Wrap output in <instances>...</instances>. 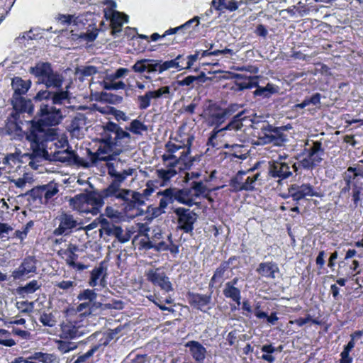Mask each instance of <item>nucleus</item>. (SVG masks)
I'll list each match as a JSON object with an SVG mask.
<instances>
[{"label": "nucleus", "mask_w": 363, "mask_h": 363, "mask_svg": "<svg viewBox=\"0 0 363 363\" xmlns=\"http://www.w3.org/2000/svg\"><path fill=\"white\" fill-rule=\"evenodd\" d=\"M194 139L193 135H188L186 143L168 142L162 155L164 164L177 165L179 169H189L196 160L195 157L190 156Z\"/></svg>", "instance_id": "4"}, {"label": "nucleus", "mask_w": 363, "mask_h": 363, "mask_svg": "<svg viewBox=\"0 0 363 363\" xmlns=\"http://www.w3.org/2000/svg\"><path fill=\"white\" fill-rule=\"evenodd\" d=\"M128 130L135 134H141L142 132L147 130V127L139 120L135 119L130 123Z\"/></svg>", "instance_id": "56"}, {"label": "nucleus", "mask_w": 363, "mask_h": 363, "mask_svg": "<svg viewBox=\"0 0 363 363\" xmlns=\"http://www.w3.org/2000/svg\"><path fill=\"white\" fill-rule=\"evenodd\" d=\"M245 111L242 110L239 111L237 115H235L233 120L223 128L218 129L216 128L212 131L211 135L209 138L210 140L216 138L218 134L221 135H233L234 132H237L241 130L243 125L242 121L245 119L247 117L245 116Z\"/></svg>", "instance_id": "16"}, {"label": "nucleus", "mask_w": 363, "mask_h": 363, "mask_svg": "<svg viewBox=\"0 0 363 363\" xmlns=\"http://www.w3.org/2000/svg\"><path fill=\"white\" fill-rule=\"evenodd\" d=\"M152 100H155L152 91H148L145 94L138 96L137 102L139 108L140 110L147 109L150 106Z\"/></svg>", "instance_id": "41"}, {"label": "nucleus", "mask_w": 363, "mask_h": 363, "mask_svg": "<svg viewBox=\"0 0 363 363\" xmlns=\"http://www.w3.org/2000/svg\"><path fill=\"white\" fill-rule=\"evenodd\" d=\"M155 100H157L160 98L169 99L172 98L174 93L171 92V89L168 86H161L157 90L152 91Z\"/></svg>", "instance_id": "48"}, {"label": "nucleus", "mask_w": 363, "mask_h": 363, "mask_svg": "<svg viewBox=\"0 0 363 363\" xmlns=\"http://www.w3.org/2000/svg\"><path fill=\"white\" fill-rule=\"evenodd\" d=\"M194 23H196L195 26H198L199 24V17L195 16L193 18H191V19L189 20L188 21H186L185 23L181 25V26H179L178 27H176V28H169V29L167 30L164 32V35H169L174 34V33H176L177 31H179L180 30L187 29Z\"/></svg>", "instance_id": "47"}, {"label": "nucleus", "mask_w": 363, "mask_h": 363, "mask_svg": "<svg viewBox=\"0 0 363 363\" xmlns=\"http://www.w3.org/2000/svg\"><path fill=\"white\" fill-rule=\"evenodd\" d=\"M324 150L322 143L319 141L313 142V145L304 149L303 158L298 164L306 169H311L317 166L323 160Z\"/></svg>", "instance_id": "9"}, {"label": "nucleus", "mask_w": 363, "mask_h": 363, "mask_svg": "<svg viewBox=\"0 0 363 363\" xmlns=\"http://www.w3.org/2000/svg\"><path fill=\"white\" fill-rule=\"evenodd\" d=\"M104 4L107 6L104 10V16L110 21L112 34L116 35L121 31L123 24L128 22V16L116 10V4L113 0H104Z\"/></svg>", "instance_id": "8"}, {"label": "nucleus", "mask_w": 363, "mask_h": 363, "mask_svg": "<svg viewBox=\"0 0 363 363\" xmlns=\"http://www.w3.org/2000/svg\"><path fill=\"white\" fill-rule=\"evenodd\" d=\"M39 321L47 327H54L57 324V319L51 312H43L39 318Z\"/></svg>", "instance_id": "46"}, {"label": "nucleus", "mask_w": 363, "mask_h": 363, "mask_svg": "<svg viewBox=\"0 0 363 363\" xmlns=\"http://www.w3.org/2000/svg\"><path fill=\"white\" fill-rule=\"evenodd\" d=\"M260 173L252 174L246 177H243L244 191H252L256 185V182L259 179Z\"/></svg>", "instance_id": "43"}, {"label": "nucleus", "mask_w": 363, "mask_h": 363, "mask_svg": "<svg viewBox=\"0 0 363 363\" xmlns=\"http://www.w3.org/2000/svg\"><path fill=\"white\" fill-rule=\"evenodd\" d=\"M11 102L13 108L12 112L18 113L20 115L21 113H31L33 111L32 101L23 96H13Z\"/></svg>", "instance_id": "24"}, {"label": "nucleus", "mask_w": 363, "mask_h": 363, "mask_svg": "<svg viewBox=\"0 0 363 363\" xmlns=\"http://www.w3.org/2000/svg\"><path fill=\"white\" fill-rule=\"evenodd\" d=\"M35 148L30 144L29 152L22 154L21 152L0 155V177L2 174L15 172L20 167L21 163L28 162V166L37 169L40 166L42 159L45 155L37 157Z\"/></svg>", "instance_id": "5"}, {"label": "nucleus", "mask_w": 363, "mask_h": 363, "mask_svg": "<svg viewBox=\"0 0 363 363\" xmlns=\"http://www.w3.org/2000/svg\"><path fill=\"white\" fill-rule=\"evenodd\" d=\"M97 294L92 289H84L77 296L79 301H88L91 303L96 299Z\"/></svg>", "instance_id": "55"}, {"label": "nucleus", "mask_w": 363, "mask_h": 363, "mask_svg": "<svg viewBox=\"0 0 363 363\" xmlns=\"http://www.w3.org/2000/svg\"><path fill=\"white\" fill-rule=\"evenodd\" d=\"M235 77L239 79H244L243 81L237 82L235 85L237 86V90H243L247 89H252L253 87H257L258 81L257 77H248L246 78H243L241 74H236Z\"/></svg>", "instance_id": "35"}, {"label": "nucleus", "mask_w": 363, "mask_h": 363, "mask_svg": "<svg viewBox=\"0 0 363 363\" xmlns=\"http://www.w3.org/2000/svg\"><path fill=\"white\" fill-rule=\"evenodd\" d=\"M131 142L132 137L129 133L118 124L109 122L104 127L97 152L92 155L91 162L85 164L86 167H96L102 162L106 163L108 174L111 178L106 194L110 196L112 201L118 199L123 201L124 208L127 211L145 203L143 194L121 188L127 177L133 175L136 170L132 167L119 170L120 160H116V157L129 150Z\"/></svg>", "instance_id": "1"}, {"label": "nucleus", "mask_w": 363, "mask_h": 363, "mask_svg": "<svg viewBox=\"0 0 363 363\" xmlns=\"http://www.w3.org/2000/svg\"><path fill=\"white\" fill-rule=\"evenodd\" d=\"M298 169V166L296 162L272 160L269 162L268 172L270 177L278 179L279 182L291 177Z\"/></svg>", "instance_id": "10"}, {"label": "nucleus", "mask_w": 363, "mask_h": 363, "mask_svg": "<svg viewBox=\"0 0 363 363\" xmlns=\"http://www.w3.org/2000/svg\"><path fill=\"white\" fill-rule=\"evenodd\" d=\"M103 230L107 235L119 236L121 232V228L114 225H107L103 228Z\"/></svg>", "instance_id": "63"}, {"label": "nucleus", "mask_w": 363, "mask_h": 363, "mask_svg": "<svg viewBox=\"0 0 363 363\" xmlns=\"http://www.w3.org/2000/svg\"><path fill=\"white\" fill-rule=\"evenodd\" d=\"M57 227L54 230L55 235H68L75 230L82 228L81 222L73 215L62 212L55 219Z\"/></svg>", "instance_id": "7"}, {"label": "nucleus", "mask_w": 363, "mask_h": 363, "mask_svg": "<svg viewBox=\"0 0 363 363\" xmlns=\"http://www.w3.org/2000/svg\"><path fill=\"white\" fill-rule=\"evenodd\" d=\"M96 67L92 65L81 67L79 68H77L76 70V74L79 76V78L90 77L96 74Z\"/></svg>", "instance_id": "54"}, {"label": "nucleus", "mask_w": 363, "mask_h": 363, "mask_svg": "<svg viewBox=\"0 0 363 363\" xmlns=\"http://www.w3.org/2000/svg\"><path fill=\"white\" fill-rule=\"evenodd\" d=\"M161 69V61L150 60V61L147 63V71L149 73L154 72H159L160 73H162V70Z\"/></svg>", "instance_id": "60"}, {"label": "nucleus", "mask_w": 363, "mask_h": 363, "mask_svg": "<svg viewBox=\"0 0 363 363\" xmlns=\"http://www.w3.org/2000/svg\"><path fill=\"white\" fill-rule=\"evenodd\" d=\"M99 345L92 347L89 351L84 354H82L77 357V359L73 363H84L86 362L93 354L98 350Z\"/></svg>", "instance_id": "59"}, {"label": "nucleus", "mask_w": 363, "mask_h": 363, "mask_svg": "<svg viewBox=\"0 0 363 363\" xmlns=\"http://www.w3.org/2000/svg\"><path fill=\"white\" fill-rule=\"evenodd\" d=\"M208 77L203 73H201L199 76H188L182 80L178 81V84L180 86H188L193 87L195 84H201L205 82Z\"/></svg>", "instance_id": "38"}, {"label": "nucleus", "mask_w": 363, "mask_h": 363, "mask_svg": "<svg viewBox=\"0 0 363 363\" xmlns=\"http://www.w3.org/2000/svg\"><path fill=\"white\" fill-rule=\"evenodd\" d=\"M70 131L73 135L80 137L82 130L86 128V118L83 114H78L72 121Z\"/></svg>", "instance_id": "34"}, {"label": "nucleus", "mask_w": 363, "mask_h": 363, "mask_svg": "<svg viewBox=\"0 0 363 363\" xmlns=\"http://www.w3.org/2000/svg\"><path fill=\"white\" fill-rule=\"evenodd\" d=\"M29 359H34L42 363H52L55 361L56 358L52 354L38 352L30 356Z\"/></svg>", "instance_id": "45"}, {"label": "nucleus", "mask_w": 363, "mask_h": 363, "mask_svg": "<svg viewBox=\"0 0 363 363\" xmlns=\"http://www.w3.org/2000/svg\"><path fill=\"white\" fill-rule=\"evenodd\" d=\"M48 157L42 159L43 160H50V157L52 155V159L55 161H59L61 162H67L69 164L74 163L77 164H80L84 167L89 168V167L85 166V164L91 162V156L97 152V150L95 152H92L90 150H88V156L89 160L87 162H84L82 158L79 157L77 155H76L73 151L69 150L68 149L63 150H55L54 152L51 151L49 152L48 150Z\"/></svg>", "instance_id": "11"}, {"label": "nucleus", "mask_w": 363, "mask_h": 363, "mask_svg": "<svg viewBox=\"0 0 363 363\" xmlns=\"http://www.w3.org/2000/svg\"><path fill=\"white\" fill-rule=\"evenodd\" d=\"M227 0H212L211 6L217 11L219 15L226 10Z\"/></svg>", "instance_id": "61"}, {"label": "nucleus", "mask_w": 363, "mask_h": 363, "mask_svg": "<svg viewBox=\"0 0 363 363\" xmlns=\"http://www.w3.org/2000/svg\"><path fill=\"white\" fill-rule=\"evenodd\" d=\"M60 337L63 340H74L87 333L86 328L79 321H65L60 325Z\"/></svg>", "instance_id": "13"}, {"label": "nucleus", "mask_w": 363, "mask_h": 363, "mask_svg": "<svg viewBox=\"0 0 363 363\" xmlns=\"http://www.w3.org/2000/svg\"><path fill=\"white\" fill-rule=\"evenodd\" d=\"M21 124H22V121L20 118L19 113L11 112L7 118L4 128V134L9 135L12 140H22L24 135L26 136V132L25 133L22 130Z\"/></svg>", "instance_id": "14"}, {"label": "nucleus", "mask_w": 363, "mask_h": 363, "mask_svg": "<svg viewBox=\"0 0 363 363\" xmlns=\"http://www.w3.org/2000/svg\"><path fill=\"white\" fill-rule=\"evenodd\" d=\"M286 130V128L284 126L273 127L268 125L267 128L264 129V136L263 137L262 131V135L259 136V140L262 143H273L276 145H281L288 140L287 135L284 133Z\"/></svg>", "instance_id": "15"}, {"label": "nucleus", "mask_w": 363, "mask_h": 363, "mask_svg": "<svg viewBox=\"0 0 363 363\" xmlns=\"http://www.w3.org/2000/svg\"><path fill=\"white\" fill-rule=\"evenodd\" d=\"M157 195L162 196L159 208L163 212L169 204L172 203L174 200L176 201L175 188H168L164 191H160L157 193Z\"/></svg>", "instance_id": "28"}, {"label": "nucleus", "mask_w": 363, "mask_h": 363, "mask_svg": "<svg viewBox=\"0 0 363 363\" xmlns=\"http://www.w3.org/2000/svg\"><path fill=\"white\" fill-rule=\"evenodd\" d=\"M59 192L58 186L55 183L43 185L32 189V194L39 198L42 203L48 204L52 202L54 197Z\"/></svg>", "instance_id": "18"}, {"label": "nucleus", "mask_w": 363, "mask_h": 363, "mask_svg": "<svg viewBox=\"0 0 363 363\" xmlns=\"http://www.w3.org/2000/svg\"><path fill=\"white\" fill-rule=\"evenodd\" d=\"M176 201L180 203L186 205L188 206H192L194 205L199 204L196 201L198 199L196 196L192 187L190 186L189 188L183 189H177L175 188Z\"/></svg>", "instance_id": "23"}, {"label": "nucleus", "mask_w": 363, "mask_h": 363, "mask_svg": "<svg viewBox=\"0 0 363 363\" xmlns=\"http://www.w3.org/2000/svg\"><path fill=\"white\" fill-rule=\"evenodd\" d=\"M223 295L226 298H230L236 302L238 305L240 304L241 293L238 288L233 286L230 284H225L223 289Z\"/></svg>", "instance_id": "36"}, {"label": "nucleus", "mask_w": 363, "mask_h": 363, "mask_svg": "<svg viewBox=\"0 0 363 363\" xmlns=\"http://www.w3.org/2000/svg\"><path fill=\"white\" fill-rule=\"evenodd\" d=\"M177 216L178 228L184 233H189L194 230V224L198 216L193 211L183 207H178L174 210Z\"/></svg>", "instance_id": "12"}, {"label": "nucleus", "mask_w": 363, "mask_h": 363, "mask_svg": "<svg viewBox=\"0 0 363 363\" xmlns=\"http://www.w3.org/2000/svg\"><path fill=\"white\" fill-rule=\"evenodd\" d=\"M200 52L196 51L195 54L190 55L187 56L186 66H184V69H191L194 62L199 59Z\"/></svg>", "instance_id": "64"}, {"label": "nucleus", "mask_w": 363, "mask_h": 363, "mask_svg": "<svg viewBox=\"0 0 363 363\" xmlns=\"http://www.w3.org/2000/svg\"><path fill=\"white\" fill-rule=\"evenodd\" d=\"M55 286L60 289H62L64 291H71L74 287L77 286V282L74 281H61L56 282Z\"/></svg>", "instance_id": "57"}, {"label": "nucleus", "mask_w": 363, "mask_h": 363, "mask_svg": "<svg viewBox=\"0 0 363 363\" xmlns=\"http://www.w3.org/2000/svg\"><path fill=\"white\" fill-rule=\"evenodd\" d=\"M30 80H23L21 77H14L12 79L11 86L14 91L13 96H22L30 87Z\"/></svg>", "instance_id": "26"}, {"label": "nucleus", "mask_w": 363, "mask_h": 363, "mask_svg": "<svg viewBox=\"0 0 363 363\" xmlns=\"http://www.w3.org/2000/svg\"><path fill=\"white\" fill-rule=\"evenodd\" d=\"M56 342L57 344L58 350L62 353H67L70 351L77 349V343L74 342L60 340H57Z\"/></svg>", "instance_id": "49"}, {"label": "nucleus", "mask_w": 363, "mask_h": 363, "mask_svg": "<svg viewBox=\"0 0 363 363\" xmlns=\"http://www.w3.org/2000/svg\"><path fill=\"white\" fill-rule=\"evenodd\" d=\"M320 98H321V95L319 93H316V94H313L311 97L305 99L302 101V103L296 104L295 107L299 108H303L310 104L317 106V105L320 104Z\"/></svg>", "instance_id": "51"}, {"label": "nucleus", "mask_w": 363, "mask_h": 363, "mask_svg": "<svg viewBox=\"0 0 363 363\" xmlns=\"http://www.w3.org/2000/svg\"><path fill=\"white\" fill-rule=\"evenodd\" d=\"M296 13L298 16L302 17L309 14L310 11H318V9L315 6L311 5V4L303 3L299 1L295 6Z\"/></svg>", "instance_id": "40"}, {"label": "nucleus", "mask_w": 363, "mask_h": 363, "mask_svg": "<svg viewBox=\"0 0 363 363\" xmlns=\"http://www.w3.org/2000/svg\"><path fill=\"white\" fill-rule=\"evenodd\" d=\"M257 272L262 277L275 278V273L279 272V267L274 262H262L259 264Z\"/></svg>", "instance_id": "30"}, {"label": "nucleus", "mask_w": 363, "mask_h": 363, "mask_svg": "<svg viewBox=\"0 0 363 363\" xmlns=\"http://www.w3.org/2000/svg\"><path fill=\"white\" fill-rule=\"evenodd\" d=\"M261 350L265 353L262 356V359L269 363H272L275 361V357L272 354L276 352V348L272 345H264L262 347Z\"/></svg>", "instance_id": "52"}, {"label": "nucleus", "mask_w": 363, "mask_h": 363, "mask_svg": "<svg viewBox=\"0 0 363 363\" xmlns=\"http://www.w3.org/2000/svg\"><path fill=\"white\" fill-rule=\"evenodd\" d=\"M108 186L101 191H90L85 194H80L69 199L70 207L83 213H91L97 215L105 203V200L110 199L106 195Z\"/></svg>", "instance_id": "6"}, {"label": "nucleus", "mask_w": 363, "mask_h": 363, "mask_svg": "<svg viewBox=\"0 0 363 363\" xmlns=\"http://www.w3.org/2000/svg\"><path fill=\"white\" fill-rule=\"evenodd\" d=\"M115 77L113 73L106 75L103 81V86L106 90H119L125 88V84Z\"/></svg>", "instance_id": "31"}, {"label": "nucleus", "mask_w": 363, "mask_h": 363, "mask_svg": "<svg viewBox=\"0 0 363 363\" xmlns=\"http://www.w3.org/2000/svg\"><path fill=\"white\" fill-rule=\"evenodd\" d=\"M40 102L39 118L30 121V126L26 131V140L35 148L37 157H48L49 143L57 140L60 147H63L67 145V141L62 138L59 139L58 129L55 128L62 119L60 109L55 108L52 101Z\"/></svg>", "instance_id": "2"}, {"label": "nucleus", "mask_w": 363, "mask_h": 363, "mask_svg": "<svg viewBox=\"0 0 363 363\" xmlns=\"http://www.w3.org/2000/svg\"><path fill=\"white\" fill-rule=\"evenodd\" d=\"M16 307L22 313H30L33 310L34 304L33 302L19 301L16 303Z\"/></svg>", "instance_id": "58"}, {"label": "nucleus", "mask_w": 363, "mask_h": 363, "mask_svg": "<svg viewBox=\"0 0 363 363\" xmlns=\"http://www.w3.org/2000/svg\"><path fill=\"white\" fill-rule=\"evenodd\" d=\"M247 172L239 171L238 174L230 182V186L233 191H244L243 177L246 176Z\"/></svg>", "instance_id": "39"}, {"label": "nucleus", "mask_w": 363, "mask_h": 363, "mask_svg": "<svg viewBox=\"0 0 363 363\" xmlns=\"http://www.w3.org/2000/svg\"><path fill=\"white\" fill-rule=\"evenodd\" d=\"M40 286L41 284H39L37 280H32L24 286L21 287L19 289V293L22 295L33 294L40 289Z\"/></svg>", "instance_id": "50"}, {"label": "nucleus", "mask_w": 363, "mask_h": 363, "mask_svg": "<svg viewBox=\"0 0 363 363\" xmlns=\"http://www.w3.org/2000/svg\"><path fill=\"white\" fill-rule=\"evenodd\" d=\"M306 196H318V192L310 184H303L302 185L294 184L288 189L286 197H291L295 201H299Z\"/></svg>", "instance_id": "19"}, {"label": "nucleus", "mask_w": 363, "mask_h": 363, "mask_svg": "<svg viewBox=\"0 0 363 363\" xmlns=\"http://www.w3.org/2000/svg\"><path fill=\"white\" fill-rule=\"evenodd\" d=\"M145 275L147 279L152 284L159 286L162 290L169 292L173 290L172 283L164 272L160 269H149Z\"/></svg>", "instance_id": "17"}, {"label": "nucleus", "mask_w": 363, "mask_h": 363, "mask_svg": "<svg viewBox=\"0 0 363 363\" xmlns=\"http://www.w3.org/2000/svg\"><path fill=\"white\" fill-rule=\"evenodd\" d=\"M184 346L189 349V353L196 363H204L207 350L201 343L191 340L187 342Z\"/></svg>", "instance_id": "22"}, {"label": "nucleus", "mask_w": 363, "mask_h": 363, "mask_svg": "<svg viewBox=\"0 0 363 363\" xmlns=\"http://www.w3.org/2000/svg\"><path fill=\"white\" fill-rule=\"evenodd\" d=\"M229 269V264L226 262H224L220 264V266L216 269L214 272L213 276L212 277L209 285L213 286L215 283L217 282H223V281L227 278H228V270Z\"/></svg>", "instance_id": "32"}, {"label": "nucleus", "mask_w": 363, "mask_h": 363, "mask_svg": "<svg viewBox=\"0 0 363 363\" xmlns=\"http://www.w3.org/2000/svg\"><path fill=\"white\" fill-rule=\"evenodd\" d=\"M79 248L77 245L69 244L68 247L63 251V254L66 256L65 262L67 264H74V262L78 257V255L76 254Z\"/></svg>", "instance_id": "42"}, {"label": "nucleus", "mask_w": 363, "mask_h": 363, "mask_svg": "<svg viewBox=\"0 0 363 363\" xmlns=\"http://www.w3.org/2000/svg\"><path fill=\"white\" fill-rule=\"evenodd\" d=\"M36 264L37 260L33 257H26L20 266L13 272V277L14 279H21L33 276V274L36 273Z\"/></svg>", "instance_id": "20"}, {"label": "nucleus", "mask_w": 363, "mask_h": 363, "mask_svg": "<svg viewBox=\"0 0 363 363\" xmlns=\"http://www.w3.org/2000/svg\"><path fill=\"white\" fill-rule=\"evenodd\" d=\"M211 301V295L194 294L191 296V303L202 311H206L207 309L211 308L208 306Z\"/></svg>", "instance_id": "25"}, {"label": "nucleus", "mask_w": 363, "mask_h": 363, "mask_svg": "<svg viewBox=\"0 0 363 363\" xmlns=\"http://www.w3.org/2000/svg\"><path fill=\"white\" fill-rule=\"evenodd\" d=\"M150 61V59H143L137 61L132 67V69L138 73H143L147 70V63Z\"/></svg>", "instance_id": "62"}, {"label": "nucleus", "mask_w": 363, "mask_h": 363, "mask_svg": "<svg viewBox=\"0 0 363 363\" xmlns=\"http://www.w3.org/2000/svg\"><path fill=\"white\" fill-rule=\"evenodd\" d=\"M30 72L34 74L40 83L45 85L48 89L39 91L34 100L35 102L42 101H52V104H63L69 101V92L68 86L65 89L62 88L64 77L62 74L51 68V65L47 62L38 63L34 67L30 68Z\"/></svg>", "instance_id": "3"}, {"label": "nucleus", "mask_w": 363, "mask_h": 363, "mask_svg": "<svg viewBox=\"0 0 363 363\" xmlns=\"http://www.w3.org/2000/svg\"><path fill=\"white\" fill-rule=\"evenodd\" d=\"M33 178L28 173H24L22 177L18 179H11L10 182L13 183L15 186L20 189H24L27 184H30Z\"/></svg>", "instance_id": "53"}, {"label": "nucleus", "mask_w": 363, "mask_h": 363, "mask_svg": "<svg viewBox=\"0 0 363 363\" xmlns=\"http://www.w3.org/2000/svg\"><path fill=\"white\" fill-rule=\"evenodd\" d=\"M165 168H162L157 170V177L163 181L167 182L174 177L179 172L184 169H179V166L174 164H164Z\"/></svg>", "instance_id": "27"}, {"label": "nucleus", "mask_w": 363, "mask_h": 363, "mask_svg": "<svg viewBox=\"0 0 363 363\" xmlns=\"http://www.w3.org/2000/svg\"><path fill=\"white\" fill-rule=\"evenodd\" d=\"M227 116L223 109L211 110L207 118V122L210 125L219 126L226 118Z\"/></svg>", "instance_id": "33"}, {"label": "nucleus", "mask_w": 363, "mask_h": 363, "mask_svg": "<svg viewBox=\"0 0 363 363\" xmlns=\"http://www.w3.org/2000/svg\"><path fill=\"white\" fill-rule=\"evenodd\" d=\"M107 268L101 263L91 272L89 285L91 287L100 286L105 288L107 286Z\"/></svg>", "instance_id": "21"}, {"label": "nucleus", "mask_w": 363, "mask_h": 363, "mask_svg": "<svg viewBox=\"0 0 363 363\" xmlns=\"http://www.w3.org/2000/svg\"><path fill=\"white\" fill-rule=\"evenodd\" d=\"M279 87L271 83H268L265 86H259L257 84L256 89L253 91L254 96H260L263 98H269L273 94L279 91Z\"/></svg>", "instance_id": "29"}, {"label": "nucleus", "mask_w": 363, "mask_h": 363, "mask_svg": "<svg viewBox=\"0 0 363 363\" xmlns=\"http://www.w3.org/2000/svg\"><path fill=\"white\" fill-rule=\"evenodd\" d=\"M182 58V55H179L176 58L172 60L165 61L164 62H161L162 65V72L172 69L175 68L177 69L179 71L184 69V66L183 65H180L179 60Z\"/></svg>", "instance_id": "44"}, {"label": "nucleus", "mask_w": 363, "mask_h": 363, "mask_svg": "<svg viewBox=\"0 0 363 363\" xmlns=\"http://www.w3.org/2000/svg\"><path fill=\"white\" fill-rule=\"evenodd\" d=\"M190 185L192 187L197 199H199L200 197L206 198L211 192V189L203 182L194 181Z\"/></svg>", "instance_id": "37"}]
</instances>
